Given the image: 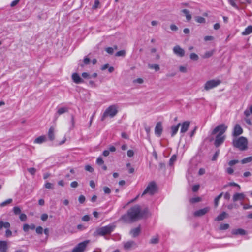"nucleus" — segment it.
Returning <instances> with one entry per match:
<instances>
[{"label": "nucleus", "instance_id": "nucleus-31", "mask_svg": "<svg viewBox=\"0 0 252 252\" xmlns=\"http://www.w3.org/2000/svg\"><path fill=\"white\" fill-rule=\"evenodd\" d=\"M251 161H252V156L248 157H247V158L243 159L241 161V162L242 164H246V163L251 162Z\"/></svg>", "mask_w": 252, "mask_h": 252}, {"label": "nucleus", "instance_id": "nucleus-9", "mask_svg": "<svg viewBox=\"0 0 252 252\" xmlns=\"http://www.w3.org/2000/svg\"><path fill=\"white\" fill-rule=\"evenodd\" d=\"M124 249L126 250H130L137 247L136 243L132 240L123 242Z\"/></svg>", "mask_w": 252, "mask_h": 252}, {"label": "nucleus", "instance_id": "nucleus-43", "mask_svg": "<svg viewBox=\"0 0 252 252\" xmlns=\"http://www.w3.org/2000/svg\"><path fill=\"white\" fill-rule=\"evenodd\" d=\"M177 156L175 155H173L170 159L169 164L172 165L173 163L176 160Z\"/></svg>", "mask_w": 252, "mask_h": 252}, {"label": "nucleus", "instance_id": "nucleus-11", "mask_svg": "<svg viewBox=\"0 0 252 252\" xmlns=\"http://www.w3.org/2000/svg\"><path fill=\"white\" fill-rule=\"evenodd\" d=\"M244 115L245 116V118L244 119L245 122L249 125H252V122L250 119L249 118L250 114H252V105L251 106L249 109H247L245 110Z\"/></svg>", "mask_w": 252, "mask_h": 252}, {"label": "nucleus", "instance_id": "nucleus-7", "mask_svg": "<svg viewBox=\"0 0 252 252\" xmlns=\"http://www.w3.org/2000/svg\"><path fill=\"white\" fill-rule=\"evenodd\" d=\"M89 243V240H86L79 243L72 250L71 252H84Z\"/></svg>", "mask_w": 252, "mask_h": 252}, {"label": "nucleus", "instance_id": "nucleus-48", "mask_svg": "<svg viewBox=\"0 0 252 252\" xmlns=\"http://www.w3.org/2000/svg\"><path fill=\"white\" fill-rule=\"evenodd\" d=\"M238 163H239L238 160H232L228 162V164L229 166H232Z\"/></svg>", "mask_w": 252, "mask_h": 252}, {"label": "nucleus", "instance_id": "nucleus-54", "mask_svg": "<svg viewBox=\"0 0 252 252\" xmlns=\"http://www.w3.org/2000/svg\"><path fill=\"white\" fill-rule=\"evenodd\" d=\"M85 169L86 171H89L90 172H93L94 171L93 168L89 165L85 166Z\"/></svg>", "mask_w": 252, "mask_h": 252}, {"label": "nucleus", "instance_id": "nucleus-2", "mask_svg": "<svg viewBox=\"0 0 252 252\" xmlns=\"http://www.w3.org/2000/svg\"><path fill=\"white\" fill-rule=\"evenodd\" d=\"M233 145L240 150L244 151L248 148V140L246 138L242 136L233 140Z\"/></svg>", "mask_w": 252, "mask_h": 252}, {"label": "nucleus", "instance_id": "nucleus-42", "mask_svg": "<svg viewBox=\"0 0 252 252\" xmlns=\"http://www.w3.org/2000/svg\"><path fill=\"white\" fill-rule=\"evenodd\" d=\"M229 227V225L227 223L225 224H221L220 226V230H226L228 229Z\"/></svg>", "mask_w": 252, "mask_h": 252}, {"label": "nucleus", "instance_id": "nucleus-12", "mask_svg": "<svg viewBox=\"0 0 252 252\" xmlns=\"http://www.w3.org/2000/svg\"><path fill=\"white\" fill-rule=\"evenodd\" d=\"M163 128L161 122L157 123L155 128V133L158 137H160L162 134Z\"/></svg>", "mask_w": 252, "mask_h": 252}, {"label": "nucleus", "instance_id": "nucleus-51", "mask_svg": "<svg viewBox=\"0 0 252 252\" xmlns=\"http://www.w3.org/2000/svg\"><path fill=\"white\" fill-rule=\"evenodd\" d=\"M44 186L46 189H53V184L49 182L46 183L44 185Z\"/></svg>", "mask_w": 252, "mask_h": 252}, {"label": "nucleus", "instance_id": "nucleus-53", "mask_svg": "<svg viewBox=\"0 0 252 252\" xmlns=\"http://www.w3.org/2000/svg\"><path fill=\"white\" fill-rule=\"evenodd\" d=\"M144 128H145V130L147 134V137L148 138H149V135H150V131H151V128H150V127H149L147 126H145Z\"/></svg>", "mask_w": 252, "mask_h": 252}, {"label": "nucleus", "instance_id": "nucleus-20", "mask_svg": "<svg viewBox=\"0 0 252 252\" xmlns=\"http://www.w3.org/2000/svg\"><path fill=\"white\" fill-rule=\"evenodd\" d=\"M55 128L51 126L48 130V137L50 141H53L55 139Z\"/></svg>", "mask_w": 252, "mask_h": 252}, {"label": "nucleus", "instance_id": "nucleus-29", "mask_svg": "<svg viewBox=\"0 0 252 252\" xmlns=\"http://www.w3.org/2000/svg\"><path fill=\"white\" fill-rule=\"evenodd\" d=\"M226 216V213L225 212H222L221 214L217 216L215 219V220L219 221L224 220Z\"/></svg>", "mask_w": 252, "mask_h": 252}, {"label": "nucleus", "instance_id": "nucleus-19", "mask_svg": "<svg viewBox=\"0 0 252 252\" xmlns=\"http://www.w3.org/2000/svg\"><path fill=\"white\" fill-rule=\"evenodd\" d=\"M72 79L76 84H80L84 82L83 80L77 73H74L72 75Z\"/></svg>", "mask_w": 252, "mask_h": 252}, {"label": "nucleus", "instance_id": "nucleus-33", "mask_svg": "<svg viewBox=\"0 0 252 252\" xmlns=\"http://www.w3.org/2000/svg\"><path fill=\"white\" fill-rule=\"evenodd\" d=\"M148 67L151 69H154L156 71H158L159 70V66L157 64H149L148 65Z\"/></svg>", "mask_w": 252, "mask_h": 252}, {"label": "nucleus", "instance_id": "nucleus-47", "mask_svg": "<svg viewBox=\"0 0 252 252\" xmlns=\"http://www.w3.org/2000/svg\"><path fill=\"white\" fill-rule=\"evenodd\" d=\"M126 54L125 50H121L117 52L116 54V56H124Z\"/></svg>", "mask_w": 252, "mask_h": 252}, {"label": "nucleus", "instance_id": "nucleus-16", "mask_svg": "<svg viewBox=\"0 0 252 252\" xmlns=\"http://www.w3.org/2000/svg\"><path fill=\"white\" fill-rule=\"evenodd\" d=\"M141 232V227L140 226H138L136 228H133L131 229L129 231V234L133 237L135 238L139 236Z\"/></svg>", "mask_w": 252, "mask_h": 252}, {"label": "nucleus", "instance_id": "nucleus-57", "mask_svg": "<svg viewBox=\"0 0 252 252\" xmlns=\"http://www.w3.org/2000/svg\"><path fill=\"white\" fill-rule=\"evenodd\" d=\"M103 160L102 158L101 157H98L97 158V160H96V163L98 164V165H102L103 164Z\"/></svg>", "mask_w": 252, "mask_h": 252}, {"label": "nucleus", "instance_id": "nucleus-21", "mask_svg": "<svg viewBox=\"0 0 252 252\" xmlns=\"http://www.w3.org/2000/svg\"><path fill=\"white\" fill-rule=\"evenodd\" d=\"M68 111V109L67 107H60L58 109V111H57V113L55 114V117L56 119H57L59 115H62L63 114H64L66 112H67Z\"/></svg>", "mask_w": 252, "mask_h": 252}, {"label": "nucleus", "instance_id": "nucleus-50", "mask_svg": "<svg viewBox=\"0 0 252 252\" xmlns=\"http://www.w3.org/2000/svg\"><path fill=\"white\" fill-rule=\"evenodd\" d=\"M48 217V214L44 213V214H43L41 215V219L42 221H45L47 220Z\"/></svg>", "mask_w": 252, "mask_h": 252}, {"label": "nucleus", "instance_id": "nucleus-38", "mask_svg": "<svg viewBox=\"0 0 252 252\" xmlns=\"http://www.w3.org/2000/svg\"><path fill=\"white\" fill-rule=\"evenodd\" d=\"M190 58L192 60L197 61L198 60L199 57H198V56L196 54H195L194 53H192L190 55Z\"/></svg>", "mask_w": 252, "mask_h": 252}, {"label": "nucleus", "instance_id": "nucleus-49", "mask_svg": "<svg viewBox=\"0 0 252 252\" xmlns=\"http://www.w3.org/2000/svg\"><path fill=\"white\" fill-rule=\"evenodd\" d=\"M28 171L32 175H34L36 172V169L34 168H28Z\"/></svg>", "mask_w": 252, "mask_h": 252}, {"label": "nucleus", "instance_id": "nucleus-8", "mask_svg": "<svg viewBox=\"0 0 252 252\" xmlns=\"http://www.w3.org/2000/svg\"><path fill=\"white\" fill-rule=\"evenodd\" d=\"M227 126L224 124H220L216 126L212 132V134H215L219 133L218 134L222 135L227 129Z\"/></svg>", "mask_w": 252, "mask_h": 252}, {"label": "nucleus", "instance_id": "nucleus-41", "mask_svg": "<svg viewBox=\"0 0 252 252\" xmlns=\"http://www.w3.org/2000/svg\"><path fill=\"white\" fill-rule=\"evenodd\" d=\"M19 219L22 221H25L27 219V215L24 213H21L19 215Z\"/></svg>", "mask_w": 252, "mask_h": 252}, {"label": "nucleus", "instance_id": "nucleus-55", "mask_svg": "<svg viewBox=\"0 0 252 252\" xmlns=\"http://www.w3.org/2000/svg\"><path fill=\"white\" fill-rule=\"evenodd\" d=\"M6 230L5 231V236L6 237H9L12 235V232L9 228H6Z\"/></svg>", "mask_w": 252, "mask_h": 252}, {"label": "nucleus", "instance_id": "nucleus-6", "mask_svg": "<svg viewBox=\"0 0 252 252\" xmlns=\"http://www.w3.org/2000/svg\"><path fill=\"white\" fill-rule=\"evenodd\" d=\"M156 191V185L155 182H150L142 193L141 196H143L146 194H148L150 195H153Z\"/></svg>", "mask_w": 252, "mask_h": 252}, {"label": "nucleus", "instance_id": "nucleus-24", "mask_svg": "<svg viewBox=\"0 0 252 252\" xmlns=\"http://www.w3.org/2000/svg\"><path fill=\"white\" fill-rule=\"evenodd\" d=\"M181 124L179 123L177 125L172 126L171 127V136L173 137L178 132L179 127L180 126Z\"/></svg>", "mask_w": 252, "mask_h": 252}, {"label": "nucleus", "instance_id": "nucleus-39", "mask_svg": "<svg viewBox=\"0 0 252 252\" xmlns=\"http://www.w3.org/2000/svg\"><path fill=\"white\" fill-rule=\"evenodd\" d=\"M228 186H235V187H237L238 188H239V189H240V186L239 185H238V184L235 183V182H230L228 184L225 185L224 186V188H226Z\"/></svg>", "mask_w": 252, "mask_h": 252}, {"label": "nucleus", "instance_id": "nucleus-64", "mask_svg": "<svg viewBox=\"0 0 252 252\" xmlns=\"http://www.w3.org/2000/svg\"><path fill=\"white\" fill-rule=\"evenodd\" d=\"M83 62L84 64H88L90 62V60L89 58L86 57L84 58Z\"/></svg>", "mask_w": 252, "mask_h": 252}, {"label": "nucleus", "instance_id": "nucleus-32", "mask_svg": "<svg viewBox=\"0 0 252 252\" xmlns=\"http://www.w3.org/2000/svg\"><path fill=\"white\" fill-rule=\"evenodd\" d=\"M12 199L10 198V199H8L3 202H2V203H0V207H3L4 206H6V205L10 204L11 203H12Z\"/></svg>", "mask_w": 252, "mask_h": 252}, {"label": "nucleus", "instance_id": "nucleus-58", "mask_svg": "<svg viewBox=\"0 0 252 252\" xmlns=\"http://www.w3.org/2000/svg\"><path fill=\"white\" fill-rule=\"evenodd\" d=\"M179 70L180 72L183 73H186L187 71V68L183 66H180L179 67Z\"/></svg>", "mask_w": 252, "mask_h": 252}, {"label": "nucleus", "instance_id": "nucleus-5", "mask_svg": "<svg viewBox=\"0 0 252 252\" xmlns=\"http://www.w3.org/2000/svg\"><path fill=\"white\" fill-rule=\"evenodd\" d=\"M221 81L220 80H210L207 81L204 85V90L208 91L212 89H213L221 83Z\"/></svg>", "mask_w": 252, "mask_h": 252}, {"label": "nucleus", "instance_id": "nucleus-14", "mask_svg": "<svg viewBox=\"0 0 252 252\" xmlns=\"http://www.w3.org/2000/svg\"><path fill=\"white\" fill-rule=\"evenodd\" d=\"M210 210L209 207H205L203 209H201L194 212L193 215L196 217H200L203 216L206 214Z\"/></svg>", "mask_w": 252, "mask_h": 252}, {"label": "nucleus", "instance_id": "nucleus-40", "mask_svg": "<svg viewBox=\"0 0 252 252\" xmlns=\"http://www.w3.org/2000/svg\"><path fill=\"white\" fill-rule=\"evenodd\" d=\"M228 2L229 4L233 6V7L237 9H238V6H237V4L235 2V0H228Z\"/></svg>", "mask_w": 252, "mask_h": 252}, {"label": "nucleus", "instance_id": "nucleus-25", "mask_svg": "<svg viewBox=\"0 0 252 252\" xmlns=\"http://www.w3.org/2000/svg\"><path fill=\"white\" fill-rule=\"evenodd\" d=\"M46 141V137L44 135L40 136L36 138L34 141L36 144H42Z\"/></svg>", "mask_w": 252, "mask_h": 252}, {"label": "nucleus", "instance_id": "nucleus-15", "mask_svg": "<svg viewBox=\"0 0 252 252\" xmlns=\"http://www.w3.org/2000/svg\"><path fill=\"white\" fill-rule=\"evenodd\" d=\"M243 129L239 124H236L233 129V135L234 136H237L241 135L243 133Z\"/></svg>", "mask_w": 252, "mask_h": 252}, {"label": "nucleus", "instance_id": "nucleus-52", "mask_svg": "<svg viewBox=\"0 0 252 252\" xmlns=\"http://www.w3.org/2000/svg\"><path fill=\"white\" fill-rule=\"evenodd\" d=\"M78 201L80 203H81V204L83 203L85 201V196L82 195L79 196V198H78Z\"/></svg>", "mask_w": 252, "mask_h": 252}, {"label": "nucleus", "instance_id": "nucleus-13", "mask_svg": "<svg viewBox=\"0 0 252 252\" xmlns=\"http://www.w3.org/2000/svg\"><path fill=\"white\" fill-rule=\"evenodd\" d=\"M225 140V136L218 134L216 137L214 145L216 147H218L223 143Z\"/></svg>", "mask_w": 252, "mask_h": 252}, {"label": "nucleus", "instance_id": "nucleus-4", "mask_svg": "<svg viewBox=\"0 0 252 252\" xmlns=\"http://www.w3.org/2000/svg\"><path fill=\"white\" fill-rule=\"evenodd\" d=\"M115 226L113 224H109L102 227L97 228L96 230L95 233L96 235L100 236H104L106 234L111 233L114 229Z\"/></svg>", "mask_w": 252, "mask_h": 252}, {"label": "nucleus", "instance_id": "nucleus-37", "mask_svg": "<svg viewBox=\"0 0 252 252\" xmlns=\"http://www.w3.org/2000/svg\"><path fill=\"white\" fill-rule=\"evenodd\" d=\"M201 201V198L200 197H196L192 198L189 200V201L191 203H194L196 202H198Z\"/></svg>", "mask_w": 252, "mask_h": 252}, {"label": "nucleus", "instance_id": "nucleus-10", "mask_svg": "<svg viewBox=\"0 0 252 252\" xmlns=\"http://www.w3.org/2000/svg\"><path fill=\"white\" fill-rule=\"evenodd\" d=\"M174 53L177 56L182 57L184 56L185 52L179 45H176L173 49Z\"/></svg>", "mask_w": 252, "mask_h": 252}, {"label": "nucleus", "instance_id": "nucleus-35", "mask_svg": "<svg viewBox=\"0 0 252 252\" xmlns=\"http://www.w3.org/2000/svg\"><path fill=\"white\" fill-rule=\"evenodd\" d=\"M13 211L14 214L16 215H20L21 213V210L18 206L14 207L13 208Z\"/></svg>", "mask_w": 252, "mask_h": 252}, {"label": "nucleus", "instance_id": "nucleus-3", "mask_svg": "<svg viewBox=\"0 0 252 252\" xmlns=\"http://www.w3.org/2000/svg\"><path fill=\"white\" fill-rule=\"evenodd\" d=\"M118 107L117 105H112L108 107L104 111L101 120L103 121L107 117H114L118 112Z\"/></svg>", "mask_w": 252, "mask_h": 252}, {"label": "nucleus", "instance_id": "nucleus-26", "mask_svg": "<svg viewBox=\"0 0 252 252\" xmlns=\"http://www.w3.org/2000/svg\"><path fill=\"white\" fill-rule=\"evenodd\" d=\"M181 12L185 15L186 19L188 21H189L191 19L192 16L189 10L184 9L181 10Z\"/></svg>", "mask_w": 252, "mask_h": 252}, {"label": "nucleus", "instance_id": "nucleus-30", "mask_svg": "<svg viewBox=\"0 0 252 252\" xmlns=\"http://www.w3.org/2000/svg\"><path fill=\"white\" fill-rule=\"evenodd\" d=\"M159 242V238L158 236L152 237L150 241V243L152 244H156Z\"/></svg>", "mask_w": 252, "mask_h": 252}, {"label": "nucleus", "instance_id": "nucleus-27", "mask_svg": "<svg viewBox=\"0 0 252 252\" xmlns=\"http://www.w3.org/2000/svg\"><path fill=\"white\" fill-rule=\"evenodd\" d=\"M252 33V26H249L245 28V30L242 32L243 35H247Z\"/></svg>", "mask_w": 252, "mask_h": 252}, {"label": "nucleus", "instance_id": "nucleus-17", "mask_svg": "<svg viewBox=\"0 0 252 252\" xmlns=\"http://www.w3.org/2000/svg\"><path fill=\"white\" fill-rule=\"evenodd\" d=\"M189 125L190 122L189 121H185L181 124V128L180 133L184 134L186 132L189 128Z\"/></svg>", "mask_w": 252, "mask_h": 252}, {"label": "nucleus", "instance_id": "nucleus-22", "mask_svg": "<svg viewBox=\"0 0 252 252\" xmlns=\"http://www.w3.org/2000/svg\"><path fill=\"white\" fill-rule=\"evenodd\" d=\"M231 233L232 234L235 235H244L246 234V231L244 229L241 228L233 229Z\"/></svg>", "mask_w": 252, "mask_h": 252}, {"label": "nucleus", "instance_id": "nucleus-61", "mask_svg": "<svg viewBox=\"0 0 252 252\" xmlns=\"http://www.w3.org/2000/svg\"><path fill=\"white\" fill-rule=\"evenodd\" d=\"M78 186V184L76 181H73L70 183V186L71 188H77Z\"/></svg>", "mask_w": 252, "mask_h": 252}, {"label": "nucleus", "instance_id": "nucleus-46", "mask_svg": "<svg viewBox=\"0 0 252 252\" xmlns=\"http://www.w3.org/2000/svg\"><path fill=\"white\" fill-rule=\"evenodd\" d=\"M219 153H220V150H218L215 152V153L214 154V156L212 157V161H215L217 159L218 157L219 156Z\"/></svg>", "mask_w": 252, "mask_h": 252}, {"label": "nucleus", "instance_id": "nucleus-1", "mask_svg": "<svg viewBox=\"0 0 252 252\" xmlns=\"http://www.w3.org/2000/svg\"><path fill=\"white\" fill-rule=\"evenodd\" d=\"M143 216L140 206L136 205L130 208L127 214L123 215L121 219L125 222H129L139 219Z\"/></svg>", "mask_w": 252, "mask_h": 252}, {"label": "nucleus", "instance_id": "nucleus-62", "mask_svg": "<svg viewBox=\"0 0 252 252\" xmlns=\"http://www.w3.org/2000/svg\"><path fill=\"white\" fill-rule=\"evenodd\" d=\"M127 155L129 157H132L134 156V152L132 150H129L127 151Z\"/></svg>", "mask_w": 252, "mask_h": 252}, {"label": "nucleus", "instance_id": "nucleus-60", "mask_svg": "<svg viewBox=\"0 0 252 252\" xmlns=\"http://www.w3.org/2000/svg\"><path fill=\"white\" fill-rule=\"evenodd\" d=\"M29 226L28 224H24L23 225V229L24 232H28L29 230Z\"/></svg>", "mask_w": 252, "mask_h": 252}, {"label": "nucleus", "instance_id": "nucleus-56", "mask_svg": "<svg viewBox=\"0 0 252 252\" xmlns=\"http://www.w3.org/2000/svg\"><path fill=\"white\" fill-rule=\"evenodd\" d=\"M103 191L105 194H109L111 192V189L108 187H104L103 188Z\"/></svg>", "mask_w": 252, "mask_h": 252}, {"label": "nucleus", "instance_id": "nucleus-45", "mask_svg": "<svg viewBox=\"0 0 252 252\" xmlns=\"http://www.w3.org/2000/svg\"><path fill=\"white\" fill-rule=\"evenodd\" d=\"M43 232V228L41 226H38L36 228V232L38 234H42Z\"/></svg>", "mask_w": 252, "mask_h": 252}, {"label": "nucleus", "instance_id": "nucleus-34", "mask_svg": "<svg viewBox=\"0 0 252 252\" xmlns=\"http://www.w3.org/2000/svg\"><path fill=\"white\" fill-rule=\"evenodd\" d=\"M222 194H223V193L221 192L218 196H217L215 198L214 204H215V207H217L218 206V203H219V201L220 199L221 198V197H222Z\"/></svg>", "mask_w": 252, "mask_h": 252}, {"label": "nucleus", "instance_id": "nucleus-36", "mask_svg": "<svg viewBox=\"0 0 252 252\" xmlns=\"http://www.w3.org/2000/svg\"><path fill=\"white\" fill-rule=\"evenodd\" d=\"M195 20L199 23H204L206 21L205 19L201 16H197L195 18Z\"/></svg>", "mask_w": 252, "mask_h": 252}, {"label": "nucleus", "instance_id": "nucleus-18", "mask_svg": "<svg viewBox=\"0 0 252 252\" xmlns=\"http://www.w3.org/2000/svg\"><path fill=\"white\" fill-rule=\"evenodd\" d=\"M245 198V195L243 193H236L233 196V201L234 202L238 200H243Z\"/></svg>", "mask_w": 252, "mask_h": 252}, {"label": "nucleus", "instance_id": "nucleus-63", "mask_svg": "<svg viewBox=\"0 0 252 252\" xmlns=\"http://www.w3.org/2000/svg\"><path fill=\"white\" fill-rule=\"evenodd\" d=\"M199 185H195L192 187V189L193 192H196L199 189Z\"/></svg>", "mask_w": 252, "mask_h": 252}, {"label": "nucleus", "instance_id": "nucleus-23", "mask_svg": "<svg viewBox=\"0 0 252 252\" xmlns=\"http://www.w3.org/2000/svg\"><path fill=\"white\" fill-rule=\"evenodd\" d=\"M7 242L4 241H0V252H7Z\"/></svg>", "mask_w": 252, "mask_h": 252}, {"label": "nucleus", "instance_id": "nucleus-28", "mask_svg": "<svg viewBox=\"0 0 252 252\" xmlns=\"http://www.w3.org/2000/svg\"><path fill=\"white\" fill-rule=\"evenodd\" d=\"M10 227V224L8 222H3V221H0V230L3 228H9Z\"/></svg>", "mask_w": 252, "mask_h": 252}, {"label": "nucleus", "instance_id": "nucleus-59", "mask_svg": "<svg viewBox=\"0 0 252 252\" xmlns=\"http://www.w3.org/2000/svg\"><path fill=\"white\" fill-rule=\"evenodd\" d=\"M82 77H83L84 78H87V79L91 78V75L86 72H83L82 74Z\"/></svg>", "mask_w": 252, "mask_h": 252}, {"label": "nucleus", "instance_id": "nucleus-44", "mask_svg": "<svg viewBox=\"0 0 252 252\" xmlns=\"http://www.w3.org/2000/svg\"><path fill=\"white\" fill-rule=\"evenodd\" d=\"M213 54V52L212 51L206 52L204 54V55L203 56V58H209V57H210L211 56H212Z\"/></svg>", "mask_w": 252, "mask_h": 252}]
</instances>
